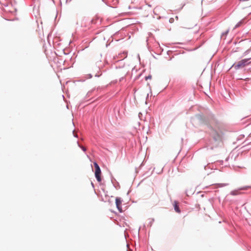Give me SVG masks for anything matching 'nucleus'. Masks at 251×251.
Returning a JSON list of instances; mask_svg holds the SVG:
<instances>
[{"instance_id":"1","label":"nucleus","mask_w":251,"mask_h":251,"mask_svg":"<svg viewBox=\"0 0 251 251\" xmlns=\"http://www.w3.org/2000/svg\"><path fill=\"white\" fill-rule=\"evenodd\" d=\"M250 59L251 58H246L240 60L233 64L232 67L234 68L235 70L242 69L247 66L250 63L249 62Z\"/></svg>"},{"instance_id":"2","label":"nucleus","mask_w":251,"mask_h":251,"mask_svg":"<svg viewBox=\"0 0 251 251\" xmlns=\"http://www.w3.org/2000/svg\"><path fill=\"white\" fill-rule=\"evenodd\" d=\"M94 165L95 168V175L96 178L99 182H100L101 179L100 177L101 171L100 168L96 162H94Z\"/></svg>"},{"instance_id":"3","label":"nucleus","mask_w":251,"mask_h":251,"mask_svg":"<svg viewBox=\"0 0 251 251\" xmlns=\"http://www.w3.org/2000/svg\"><path fill=\"white\" fill-rule=\"evenodd\" d=\"M123 201L121 200L120 198L117 197L115 200L116 205L117 209L119 211V212H122L123 211L122 208V203Z\"/></svg>"},{"instance_id":"4","label":"nucleus","mask_w":251,"mask_h":251,"mask_svg":"<svg viewBox=\"0 0 251 251\" xmlns=\"http://www.w3.org/2000/svg\"><path fill=\"white\" fill-rule=\"evenodd\" d=\"M116 73L119 76L123 77L125 76L127 73L126 69L123 68L122 69L117 70Z\"/></svg>"},{"instance_id":"5","label":"nucleus","mask_w":251,"mask_h":251,"mask_svg":"<svg viewBox=\"0 0 251 251\" xmlns=\"http://www.w3.org/2000/svg\"><path fill=\"white\" fill-rule=\"evenodd\" d=\"M178 202L176 201H175L173 203V205L174 207V209L176 212L180 213V210L179 209Z\"/></svg>"},{"instance_id":"6","label":"nucleus","mask_w":251,"mask_h":251,"mask_svg":"<svg viewBox=\"0 0 251 251\" xmlns=\"http://www.w3.org/2000/svg\"><path fill=\"white\" fill-rule=\"evenodd\" d=\"M230 194L232 195H236L239 194V193L238 192V191L235 190V191H231Z\"/></svg>"},{"instance_id":"7","label":"nucleus","mask_w":251,"mask_h":251,"mask_svg":"<svg viewBox=\"0 0 251 251\" xmlns=\"http://www.w3.org/2000/svg\"><path fill=\"white\" fill-rule=\"evenodd\" d=\"M214 138L216 140H220L221 139V135L220 134H218L217 137L214 136Z\"/></svg>"},{"instance_id":"8","label":"nucleus","mask_w":251,"mask_h":251,"mask_svg":"<svg viewBox=\"0 0 251 251\" xmlns=\"http://www.w3.org/2000/svg\"><path fill=\"white\" fill-rule=\"evenodd\" d=\"M249 188H250V187H249V186L243 187L239 188V190H247Z\"/></svg>"},{"instance_id":"9","label":"nucleus","mask_w":251,"mask_h":251,"mask_svg":"<svg viewBox=\"0 0 251 251\" xmlns=\"http://www.w3.org/2000/svg\"><path fill=\"white\" fill-rule=\"evenodd\" d=\"M174 18H170V19H169V22H170V23H173L174 22Z\"/></svg>"},{"instance_id":"10","label":"nucleus","mask_w":251,"mask_h":251,"mask_svg":"<svg viewBox=\"0 0 251 251\" xmlns=\"http://www.w3.org/2000/svg\"><path fill=\"white\" fill-rule=\"evenodd\" d=\"M241 22H239V23H238V24L235 25V27H238V26L240 25V24H241Z\"/></svg>"},{"instance_id":"11","label":"nucleus","mask_w":251,"mask_h":251,"mask_svg":"<svg viewBox=\"0 0 251 251\" xmlns=\"http://www.w3.org/2000/svg\"><path fill=\"white\" fill-rule=\"evenodd\" d=\"M81 148L83 151H85L86 150V148L84 147H82Z\"/></svg>"},{"instance_id":"12","label":"nucleus","mask_w":251,"mask_h":251,"mask_svg":"<svg viewBox=\"0 0 251 251\" xmlns=\"http://www.w3.org/2000/svg\"><path fill=\"white\" fill-rule=\"evenodd\" d=\"M176 20H178V16H176Z\"/></svg>"}]
</instances>
